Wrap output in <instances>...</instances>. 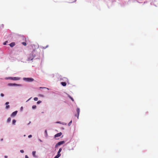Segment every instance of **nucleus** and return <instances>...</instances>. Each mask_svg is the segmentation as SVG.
Returning a JSON list of instances; mask_svg holds the SVG:
<instances>
[{"mask_svg": "<svg viewBox=\"0 0 158 158\" xmlns=\"http://www.w3.org/2000/svg\"><path fill=\"white\" fill-rule=\"evenodd\" d=\"M36 52L34 50L28 57L27 60L30 61L32 60L35 56Z\"/></svg>", "mask_w": 158, "mask_h": 158, "instance_id": "nucleus-1", "label": "nucleus"}, {"mask_svg": "<svg viewBox=\"0 0 158 158\" xmlns=\"http://www.w3.org/2000/svg\"><path fill=\"white\" fill-rule=\"evenodd\" d=\"M23 80L28 82H32L34 81V79L29 77V78H23Z\"/></svg>", "mask_w": 158, "mask_h": 158, "instance_id": "nucleus-2", "label": "nucleus"}, {"mask_svg": "<svg viewBox=\"0 0 158 158\" xmlns=\"http://www.w3.org/2000/svg\"><path fill=\"white\" fill-rule=\"evenodd\" d=\"M8 79H10L14 80H19L20 79V78L18 77H10Z\"/></svg>", "mask_w": 158, "mask_h": 158, "instance_id": "nucleus-3", "label": "nucleus"}, {"mask_svg": "<svg viewBox=\"0 0 158 158\" xmlns=\"http://www.w3.org/2000/svg\"><path fill=\"white\" fill-rule=\"evenodd\" d=\"M65 142L64 141H61L58 142L55 145V147H56L59 145H60L64 143Z\"/></svg>", "mask_w": 158, "mask_h": 158, "instance_id": "nucleus-4", "label": "nucleus"}, {"mask_svg": "<svg viewBox=\"0 0 158 158\" xmlns=\"http://www.w3.org/2000/svg\"><path fill=\"white\" fill-rule=\"evenodd\" d=\"M17 112H18L17 111H15L14 112L11 114L10 116L11 117H14L16 115Z\"/></svg>", "mask_w": 158, "mask_h": 158, "instance_id": "nucleus-5", "label": "nucleus"}, {"mask_svg": "<svg viewBox=\"0 0 158 158\" xmlns=\"http://www.w3.org/2000/svg\"><path fill=\"white\" fill-rule=\"evenodd\" d=\"M8 85L10 86H19V85H18L16 84H13V83H9L8 84Z\"/></svg>", "mask_w": 158, "mask_h": 158, "instance_id": "nucleus-6", "label": "nucleus"}, {"mask_svg": "<svg viewBox=\"0 0 158 158\" xmlns=\"http://www.w3.org/2000/svg\"><path fill=\"white\" fill-rule=\"evenodd\" d=\"M62 135V133L61 132H60L59 133H58L56 134L55 135V138H56L57 137L60 136Z\"/></svg>", "mask_w": 158, "mask_h": 158, "instance_id": "nucleus-7", "label": "nucleus"}, {"mask_svg": "<svg viewBox=\"0 0 158 158\" xmlns=\"http://www.w3.org/2000/svg\"><path fill=\"white\" fill-rule=\"evenodd\" d=\"M77 114H78V115H77V118H78L79 114L80 112L79 108H77Z\"/></svg>", "mask_w": 158, "mask_h": 158, "instance_id": "nucleus-8", "label": "nucleus"}, {"mask_svg": "<svg viewBox=\"0 0 158 158\" xmlns=\"http://www.w3.org/2000/svg\"><path fill=\"white\" fill-rule=\"evenodd\" d=\"M15 45V42H12L10 44V46L11 47H14Z\"/></svg>", "mask_w": 158, "mask_h": 158, "instance_id": "nucleus-9", "label": "nucleus"}, {"mask_svg": "<svg viewBox=\"0 0 158 158\" xmlns=\"http://www.w3.org/2000/svg\"><path fill=\"white\" fill-rule=\"evenodd\" d=\"M36 152L35 151H33L32 152V155L33 156L35 157H36V156L35 155Z\"/></svg>", "mask_w": 158, "mask_h": 158, "instance_id": "nucleus-10", "label": "nucleus"}, {"mask_svg": "<svg viewBox=\"0 0 158 158\" xmlns=\"http://www.w3.org/2000/svg\"><path fill=\"white\" fill-rule=\"evenodd\" d=\"M61 84L64 86H65L66 85V83L64 82H61Z\"/></svg>", "mask_w": 158, "mask_h": 158, "instance_id": "nucleus-11", "label": "nucleus"}, {"mask_svg": "<svg viewBox=\"0 0 158 158\" xmlns=\"http://www.w3.org/2000/svg\"><path fill=\"white\" fill-rule=\"evenodd\" d=\"M61 155V154H57V155H56L54 158H58Z\"/></svg>", "mask_w": 158, "mask_h": 158, "instance_id": "nucleus-12", "label": "nucleus"}, {"mask_svg": "<svg viewBox=\"0 0 158 158\" xmlns=\"http://www.w3.org/2000/svg\"><path fill=\"white\" fill-rule=\"evenodd\" d=\"M62 150V148H60L59 150V151H58V154H60V152H61Z\"/></svg>", "mask_w": 158, "mask_h": 158, "instance_id": "nucleus-13", "label": "nucleus"}, {"mask_svg": "<svg viewBox=\"0 0 158 158\" xmlns=\"http://www.w3.org/2000/svg\"><path fill=\"white\" fill-rule=\"evenodd\" d=\"M16 122V120L15 119H13L12 121V123L14 125H15V123Z\"/></svg>", "mask_w": 158, "mask_h": 158, "instance_id": "nucleus-14", "label": "nucleus"}, {"mask_svg": "<svg viewBox=\"0 0 158 158\" xmlns=\"http://www.w3.org/2000/svg\"><path fill=\"white\" fill-rule=\"evenodd\" d=\"M11 119L10 118H8L7 119V122L8 123L10 122L11 121Z\"/></svg>", "mask_w": 158, "mask_h": 158, "instance_id": "nucleus-15", "label": "nucleus"}, {"mask_svg": "<svg viewBox=\"0 0 158 158\" xmlns=\"http://www.w3.org/2000/svg\"><path fill=\"white\" fill-rule=\"evenodd\" d=\"M22 44L23 45L25 46H26L27 45L26 43L25 42H22Z\"/></svg>", "mask_w": 158, "mask_h": 158, "instance_id": "nucleus-16", "label": "nucleus"}, {"mask_svg": "<svg viewBox=\"0 0 158 158\" xmlns=\"http://www.w3.org/2000/svg\"><path fill=\"white\" fill-rule=\"evenodd\" d=\"M36 107V105H33L32 106V108L33 109H35Z\"/></svg>", "mask_w": 158, "mask_h": 158, "instance_id": "nucleus-17", "label": "nucleus"}, {"mask_svg": "<svg viewBox=\"0 0 158 158\" xmlns=\"http://www.w3.org/2000/svg\"><path fill=\"white\" fill-rule=\"evenodd\" d=\"M38 98L35 97L34 98V100L35 101H38Z\"/></svg>", "mask_w": 158, "mask_h": 158, "instance_id": "nucleus-18", "label": "nucleus"}, {"mask_svg": "<svg viewBox=\"0 0 158 158\" xmlns=\"http://www.w3.org/2000/svg\"><path fill=\"white\" fill-rule=\"evenodd\" d=\"M41 102V101L39 100L37 102V104H39Z\"/></svg>", "mask_w": 158, "mask_h": 158, "instance_id": "nucleus-19", "label": "nucleus"}, {"mask_svg": "<svg viewBox=\"0 0 158 158\" xmlns=\"http://www.w3.org/2000/svg\"><path fill=\"white\" fill-rule=\"evenodd\" d=\"M69 98L71 99V100L73 101H74V99H73L70 96H69Z\"/></svg>", "mask_w": 158, "mask_h": 158, "instance_id": "nucleus-20", "label": "nucleus"}, {"mask_svg": "<svg viewBox=\"0 0 158 158\" xmlns=\"http://www.w3.org/2000/svg\"><path fill=\"white\" fill-rule=\"evenodd\" d=\"M72 121H71L68 124V125L69 126H70L71 125V124L72 123Z\"/></svg>", "mask_w": 158, "mask_h": 158, "instance_id": "nucleus-21", "label": "nucleus"}, {"mask_svg": "<svg viewBox=\"0 0 158 158\" xmlns=\"http://www.w3.org/2000/svg\"><path fill=\"white\" fill-rule=\"evenodd\" d=\"M1 95V97H3L4 96V94H2V93H1L0 94Z\"/></svg>", "mask_w": 158, "mask_h": 158, "instance_id": "nucleus-22", "label": "nucleus"}, {"mask_svg": "<svg viewBox=\"0 0 158 158\" xmlns=\"http://www.w3.org/2000/svg\"><path fill=\"white\" fill-rule=\"evenodd\" d=\"M9 107H10L9 105H7L6 106V109L8 108Z\"/></svg>", "mask_w": 158, "mask_h": 158, "instance_id": "nucleus-23", "label": "nucleus"}, {"mask_svg": "<svg viewBox=\"0 0 158 158\" xmlns=\"http://www.w3.org/2000/svg\"><path fill=\"white\" fill-rule=\"evenodd\" d=\"M20 152L21 153H23L24 152V151L23 150H20Z\"/></svg>", "mask_w": 158, "mask_h": 158, "instance_id": "nucleus-24", "label": "nucleus"}, {"mask_svg": "<svg viewBox=\"0 0 158 158\" xmlns=\"http://www.w3.org/2000/svg\"><path fill=\"white\" fill-rule=\"evenodd\" d=\"M32 137V135H28V138H30Z\"/></svg>", "mask_w": 158, "mask_h": 158, "instance_id": "nucleus-25", "label": "nucleus"}, {"mask_svg": "<svg viewBox=\"0 0 158 158\" xmlns=\"http://www.w3.org/2000/svg\"><path fill=\"white\" fill-rule=\"evenodd\" d=\"M25 158H29L27 155H26L25 156Z\"/></svg>", "mask_w": 158, "mask_h": 158, "instance_id": "nucleus-26", "label": "nucleus"}, {"mask_svg": "<svg viewBox=\"0 0 158 158\" xmlns=\"http://www.w3.org/2000/svg\"><path fill=\"white\" fill-rule=\"evenodd\" d=\"M9 104V102H7L6 103V105H8Z\"/></svg>", "mask_w": 158, "mask_h": 158, "instance_id": "nucleus-27", "label": "nucleus"}, {"mask_svg": "<svg viewBox=\"0 0 158 158\" xmlns=\"http://www.w3.org/2000/svg\"><path fill=\"white\" fill-rule=\"evenodd\" d=\"M4 157L5 158H7V156H5Z\"/></svg>", "mask_w": 158, "mask_h": 158, "instance_id": "nucleus-28", "label": "nucleus"}, {"mask_svg": "<svg viewBox=\"0 0 158 158\" xmlns=\"http://www.w3.org/2000/svg\"><path fill=\"white\" fill-rule=\"evenodd\" d=\"M45 132L47 134V131L46 130L45 131Z\"/></svg>", "mask_w": 158, "mask_h": 158, "instance_id": "nucleus-29", "label": "nucleus"}, {"mask_svg": "<svg viewBox=\"0 0 158 158\" xmlns=\"http://www.w3.org/2000/svg\"><path fill=\"white\" fill-rule=\"evenodd\" d=\"M6 44V42H5V43H3V44H4V45H5V44Z\"/></svg>", "mask_w": 158, "mask_h": 158, "instance_id": "nucleus-30", "label": "nucleus"}, {"mask_svg": "<svg viewBox=\"0 0 158 158\" xmlns=\"http://www.w3.org/2000/svg\"><path fill=\"white\" fill-rule=\"evenodd\" d=\"M21 109H23V107L22 106L21 107Z\"/></svg>", "mask_w": 158, "mask_h": 158, "instance_id": "nucleus-31", "label": "nucleus"}, {"mask_svg": "<svg viewBox=\"0 0 158 158\" xmlns=\"http://www.w3.org/2000/svg\"><path fill=\"white\" fill-rule=\"evenodd\" d=\"M1 141H2L3 140V139H1Z\"/></svg>", "mask_w": 158, "mask_h": 158, "instance_id": "nucleus-32", "label": "nucleus"}, {"mask_svg": "<svg viewBox=\"0 0 158 158\" xmlns=\"http://www.w3.org/2000/svg\"><path fill=\"white\" fill-rule=\"evenodd\" d=\"M47 47H48V46H47L46 47H45V48H46Z\"/></svg>", "mask_w": 158, "mask_h": 158, "instance_id": "nucleus-33", "label": "nucleus"}, {"mask_svg": "<svg viewBox=\"0 0 158 158\" xmlns=\"http://www.w3.org/2000/svg\"><path fill=\"white\" fill-rule=\"evenodd\" d=\"M43 88V87H40V88Z\"/></svg>", "mask_w": 158, "mask_h": 158, "instance_id": "nucleus-34", "label": "nucleus"}]
</instances>
